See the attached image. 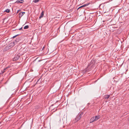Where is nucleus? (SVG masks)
I'll use <instances>...</instances> for the list:
<instances>
[{"label": "nucleus", "mask_w": 129, "mask_h": 129, "mask_svg": "<svg viewBox=\"0 0 129 129\" xmlns=\"http://www.w3.org/2000/svg\"><path fill=\"white\" fill-rule=\"evenodd\" d=\"M14 44L15 42H12L8 46L10 49L11 48L13 47L14 45Z\"/></svg>", "instance_id": "obj_2"}, {"label": "nucleus", "mask_w": 129, "mask_h": 129, "mask_svg": "<svg viewBox=\"0 0 129 129\" xmlns=\"http://www.w3.org/2000/svg\"><path fill=\"white\" fill-rule=\"evenodd\" d=\"M22 27L21 28H20V29H19V30H21V29H22Z\"/></svg>", "instance_id": "obj_24"}, {"label": "nucleus", "mask_w": 129, "mask_h": 129, "mask_svg": "<svg viewBox=\"0 0 129 129\" xmlns=\"http://www.w3.org/2000/svg\"><path fill=\"white\" fill-rule=\"evenodd\" d=\"M29 26L28 25H26L24 26V29H28L29 28Z\"/></svg>", "instance_id": "obj_11"}, {"label": "nucleus", "mask_w": 129, "mask_h": 129, "mask_svg": "<svg viewBox=\"0 0 129 129\" xmlns=\"http://www.w3.org/2000/svg\"><path fill=\"white\" fill-rule=\"evenodd\" d=\"M18 59V58H17V57H14L13 58V60H16Z\"/></svg>", "instance_id": "obj_16"}, {"label": "nucleus", "mask_w": 129, "mask_h": 129, "mask_svg": "<svg viewBox=\"0 0 129 129\" xmlns=\"http://www.w3.org/2000/svg\"><path fill=\"white\" fill-rule=\"evenodd\" d=\"M110 96L109 95H105L104 97V98L105 99H107L109 98Z\"/></svg>", "instance_id": "obj_10"}, {"label": "nucleus", "mask_w": 129, "mask_h": 129, "mask_svg": "<svg viewBox=\"0 0 129 129\" xmlns=\"http://www.w3.org/2000/svg\"><path fill=\"white\" fill-rule=\"evenodd\" d=\"M90 3H87L86 4H84L83 5H82L79 8L84 7H85L87 6Z\"/></svg>", "instance_id": "obj_6"}, {"label": "nucleus", "mask_w": 129, "mask_h": 129, "mask_svg": "<svg viewBox=\"0 0 129 129\" xmlns=\"http://www.w3.org/2000/svg\"><path fill=\"white\" fill-rule=\"evenodd\" d=\"M44 16V13L43 11L41 13V15L40 16L39 18L40 19L41 18H42Z\"/></svg>", "instance_id": "obj_8"}, {"label": "nucleus", "mask_w": 129, "mask_h": 129, "mask_svg": "<svg viewBox=\"0 0 129 129\" xmlns=\"http://www.w3.org/2000/svg\"><path fill=\"white\" fill-rule=\"evenodd\" d=\"M20 1V3H22L23 2V0H19Z\"/></svg>", "instance_id": "obj_18"}, {"label": "nucleus", "mask_w": 129, "mask_h": 129, "mask_svg": "<svg viewBox=\"0 0 129 129\" xmlns=\"http://www.w3.org/2000/svg\"><path fill=\"white\" fill-rule=\"evenodd\" d=\"M7 69L6 68H4V70H3V73H4V72L6 71V70Z\"/></svg>", "instance_id": "obj_15"}, {"label": "nucleus", "mask_w": 129, "mask_h": 129, "mask_svg": "<svg viewBox=\"0 0 129 129\" xmlns=\"http://www.w3.org/2000/svg\"><path fill=\"white\" fill-rule=\"evenodd\" d=\"M40 0H34L33 1V2L35 3H37Z\"/></svg>", "instance_id": "obj_12"}, {"label": "nucleus", "mask_w": 129, "mask_h": 129, "mask_svg": "<svg viewBox=\"0 0 129 129\" xmlns=\"http://www.w3.org/2000/svg\"><path fill=\"white\" fill-rule=\"evenodd\" d=\"M20 1L19 0H17L16 2L15 3H20Z\"/></svg>", "instance_id": "obj_17"}, {"label": "nucleus", "mask_w": 129, "mask_h": 129, "mask_svg": "<svg viewBox=\"0 0 129 129\" xmlns=\"http://www.w3.org/2000/svg\"><path fill=\"white\" fill-rule=\"evenodd\" d=\"M10 66H8L7 67H6V68L7 69L8 68H10Z\"/></svg>", "instance_id": "obj_20"}, {"label": "nucleus", "mask_w": 129, "mask_h": 129, "mask_svg": "<svg viewBox=\"0 0 129 129\" xmlns=\"http://www.w3.org/2000/svg\"><path fill=\"white\" fill-rule=\"evenodd\" d=\"M100 117V115H98L97 116H96L94 117L96 121L98 120Z\"/></svg>", "instance_id": "obj_5"}, {"label": "nucleus", "mask_w": 129, "mask_h": 129, "mask_svg": "<svg viewBox=\"0 0 129 129\" xmlns=\"http://www.w3.org/2000/svg\"><path fill=\"white\" fill-rule=\"evenodd\" d=\"M17 36V35H16V36H14L13 37V38H15L16 36Z\"/></svg>", "instance_id": "obj_23"}, {"label": "nucleus", "mask_w": 129, "mask_h": 129, "mask_svg": "<svg viewBox=\"0 0 129 129\" xmlns=\"http://www.w3.org/2000/svg\"><path fill=\"white\" fill-rule=\"evenodd\" d=\"M10 66H8L7 67H6V68L7 69L8 68H10Z\"/></svg>", "instance_id": "obj_19"}, {"label": "nucleus", "mask_w": 129, "mask_h": 129, "mask_svg": "<svg viewBox=\"0 0 129 129\" xmlns=\"http://www.w3.org/2000/svg\"><path fill=\"white\" fill-rule=\"evenodd\" d=\"M81 118V117L80 116H77L76 118H75V120H74V122H76L78 121Z\"/></svg>", "instance_id": "obj_1"}, {"label": "nucleus", "mask_w": 129, "mask_h": 129, "mask_svg": "<svg viewBox=\"0 0 129 129\" xmlns=\"http://www.w3.org/2000/svg\"><path fill=\"white\" fill-rule=\"evenodd\" d=\"M25 13V12H21L19 14V17L20 18L22 17Z\"/></svg>", "instance_id": "obj_3"}, {"label": "nucleus", "mask_w": 129, "mask_h": 129, "mask_svg": "<svg viewBox=\"0 0 129 129\" xmlns=\"http://www.w3.org/2000/svg\"><path fill=\"white\" fill-rule=\"evenodd\" d=\"M10 49V48H9L8 46H7L4 49V51H6L8 50V49Z\"/></svg>", "instance_id": "obj_7"}, {"label": "nucleus", "mask_w": 129, "mask_h": 129, "mask_svg": "<svg viewBox=\"0 0 129 129\" xmlns=\"http://www.w3.org/2000/svg\"><path fill=\"white\" fill-rule=\"evenodd\" d=\"M41 79L40 78H39V79L38 80L37 83L38 84L40 83H41Z\"/></svg>", "instance_id": "obj_9"}, {"label": "nucleus", "mask_w": 129, "mask_h": 129, "mask_svg": "<svg viewBox=\"0 0 129 129\" xmlns=\"http://www.w3.org/2000/svg\"><path fill=\"white\" fill-rule=\"evenodd\" d=\"M82 114H80V115H78V116H80V117H81L82 116Z\"/></svg>", "instance_id": "obj_22"}, {"label": "nucleus", "mask_w": 129, "mask_h": 129, "mask_svg": "<svg viewBox=\"0 0 129 129\" xmlns=\"http://www.w3.org/2000/svg\"><path fill=\"white\" fill-rule=\"evenodd\" d=\"M87 70L86 69H85L84 70H83V71H82V72H83V73H85L86 72Z\"/></svg>", "instance_id": "obj_14"}, {"label": "nucleus", "mask_w": 129, "mask_h": 129, "mask_svg": "<svg viewBox=\"0 0 129 129\" xmlns=\"http://www.w3.org/2000/svg\"><path fill=\"white\" fill-rule=\"evenodd\" d=\"M90 123H92L93 122V121H96V120H95V119L94 117H92V118L90 119Z\"/></svg>", "instance_id": "obj_4"}, {"label": "nucleus", "mask_w": 129, "mask_h": 129, "mask_svg": "<svg viewBox=\"0 0 129 129\" xmlns=\"http://www.w3.org/2000/svg\"><path fill=\"white\" fill-rule=\"evenodd\" d=\"M5 11L6 12H7V13H9L10 12V10L9 9H7L6 10H5Z\"/></svg>", "instance_id": "obj_13"}, {"label": "nucleus", "mask_w": 129, "mask_h": 129, "mask_svg": "<svg viewBox=\"0 0 129 129\" xmlns=\"http://www.w3.org/2000/svg\"><path fill=\"white\" fill-rule=\"evenodd\" d=\"M80 8H79H79H78L77 10H78V9H79Z\"/></svg>", "instance_id": "obj_25"}, {"label": "nucleus", "mask_w": 129, "mask_h": 129, "mask_svg": "<svg viewBox=\"0 0 129 129\" xmlns=\"http://www.w3.org/2000/svg\"><path fill=\"white\" fill-rule=\"evenodd\" d=\"M21 11V10H20V9L19 10H18V11L17 12V13H18V12H19V11Z\"/></svg>", "instance_id": "obj_21"}]
</instances>
